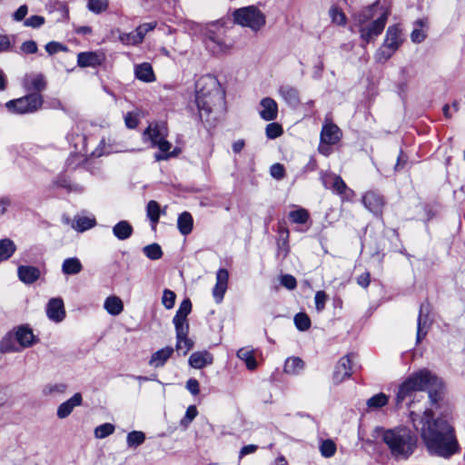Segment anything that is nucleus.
<instances>
[{
    "label": "nucleus",
    "mask_w": 465,
    "mask_h": 465,
    "mask_svg": "<svg viewBox=\"0 0 465 465\" xmlns=\"http://www.w3.org/2000/svg\"><path fill=\"white\" fill-rule=\"evenodd\" d=\"M265 132L268 138L275 139L282 134V127L277 123H271L267 124Z\"/></svg>",
    "instance_id": "53"
},
{
    "label": "nucleus",
    "mask_w": 465,
    "mask_h": 465,
    "mask_svg": "<svg viewBox=\"0 0 465 465\" xmlns=\"http://www.w3.org/2000/svg\"><path fill=\"white\" fill-rule=\"evenodd\" d=\"M411 420L430 454L450 458L460 451L453 427L444 419H433L430 410L424 411L422 416L413 411L410 412Z\"/></svg>",
    "instance_id": "1"
},
{
    "label": "nucleus",
    "mask_w": 465,
    "mask_h": 465,
    "mask_svg": "<svg viewBox=\"0 0 465 465\" xmlns=\"http://www.w3.org/2000/svg\"><path fill=\"white\" fill-rule=\"evenodd\" d=\"M195 102L202 121L215 119L212 115L222 107L223 94L217 79L210 74L201 76L196 83Z\"/></svg>",
    "instance_id": "2"
},
{
    "label": "nucleus",
    "mask_w": 465,
    "mask_h": 465,
    "mask_svg": "<svg viewBox=\"0 0 465 465\" xmlns=\"http://www.w3.org/2000/svg\"><path fill=\"white\" fill-rule=\"evenodd\" d=\"M193 220L190 213L183 212L179 215L177 220V227L183 235H188L193 230Z\"/></svg>",
    "instance_id": "35"
},
{
    "label": "nucleus",
    "mask_w": 465,
    "mask_h": 465,
    "mask_svg": "<svg viewBox=\"0 0 465 465\" xmlns=\"http://www.w3.org/2000/svg\"><path fill=\"white\" fill-rule=\"evenodd\" d=\"M21 50L25 54H35L37 52V45L35 41H25L21 45Z\"/></svg>",
    "instance_id": "62"
},
{
    "label": "nucleus",
    "mask_w": 465,
    "mask_h": 465,
    "mask_svg": "<svg viewBox=\"0 0 465 465\" xmlns=\"http://www.w3.org/2000/svg\"><path fill=\"white\" fill-rule=\"evenodd\" d=\"M362 203L374 214L381 213L384 205L382 197L374 192L366 193L362 197Z\"/></svg>",
    "instance_id": "19"
},
{
    "label": "nucleus",
    "mask_w": 465,
    "mask_h": 465,
    "mask_svg": "<svg viewBox=\"0 0 465 465\" xmlns=\"http://www.w3.org/2000/svg\"><path fill=\"white\" fill-rule=\"evenodd\" d=\"M83 270L80 260L76 257L67 258L63 262L62 272L66 275H74L79 273Z\"/></svg>",
    "instance_id": "36"
},
{
    "label": "nucleus",
    "mask_w": 465,
    "mask_h": 465,
    "mask_svg": "<svg viewBox=\"0 0 465 465\" xmlns=\"http://www.w3.org/2000/svg\"><path fill=\"white\" fill-rule=\"evenodd\" d=\"M43 104L42 95L30 94L24 97L9 101L5 104L8 111L16 114H31L37 111Z\"/></svg>",
    "instance_id": "8"
},
{
    "label": "nucleus",
    "mask_w": 465,
    "mask_h": 465,
    "mask_svg": "<svg viewBox=\"0 0 465 465\" xmlns=\"http://www.w3.org/2000/svg\"><path fill=\"white\" fill-rule=\"evenodd\" d=\"M145 440V434L143 431L134 430L128 433L126 442L128 447L135 448L143 444Z\"/></svg>",
    "instance_id": "43"
},
{
    "label": "nucleus",
    "mask_w": 465,
    "mask_h": 465,
    "mask_svg": "<svg viewBox=\"0 0 465 465\" xmlns=\"http://www.w3.org/2000/svg\"><path fill=\"white\" fill-rule=\"evenodd\" d=\"M428 21L426 19H420L415 22L414 28L411 34V38L413 43H421L426 37V30Z\"/></svg>",
    "instance_id": "37"
},
{
    "label": "nucleus",
    "mask_w": 465,
    "mask_h": 465,
    "mask_svg": "<svg viewBox=\"0 0 465 465\" xmlns=\"http://www.w3.org/2000/svg\"><path fill=\"white\" fill-rule=\"evenodd\" d=\"M206 45L213 53H226L232 47V42L211 32L206 37Z\"/></svg>",
    "instance_id": "18"
},
{
    "label": "nucleus",
    "mask_w": 465,
    "mask_h": 465,
    "mask_svg": "<svg viewBox=\"0 0 465 465\" xmlns=\"http://www.w3.org/2000/svg\"><path fill=\"white\" fill-rule=\"evenodd\" d=\"M188 332H184L183 335L176 334V350L178 351H183L185 355L193 346V341L187 337Z\"/></svg>",
    "instance_id": "41"
},
{
    "label": "nucleus",
    "mask_w": 465,
    "mask_h": 465,
    "mask_svg": "<svg viewBox=\"0 0 465 465\" xmlns=\"http://www.w3.org/2000/svg\"><path fill=\"white\" fill-rule=\"evenodd\" d=\"M143 252L150 260H159L163 256L162 248L157 243H152L144 246Z\"/></svg>",
    "instance_id": "44"
},
{
    "label": "nucleus",
    "mask_w": 465,
    "mask_h": 465,
    "mask_svg": "<svg viewBox=\"0 0 465 465\" xmlns=\"http://www.w3.org/2000/svg\"><path fill=\"white\" fill-rule=\"evenodd\" d=\"M112 232L119 241H125L133 235L134 228L128 221L123 220L113 226Z\"/></svg>",
    "instance_id": "27"
},
{
    "label": "nucleus",
    "mask_w": 465,
    "mask_h": 465,
    "mask_svg": "<svg viewBox=\"0 0 465 465\" xmlns=\"http://www.w3.org/2000/svg\"><path fill=\"white\" fill-rule=\"evenodd\" d=\"M237 357L242 361H244L248 370L252 371L257 368V361L254 357L253 350L248 347L241 348L237 351Z\"/></svg>",
    "instance_id": "34"
},
{
    "label": "nucleus",
    "mask_w": 465,
    "mask_h": 465,
    "mask_svg": "<svg viewBox=\"0 0 465 465\" xmlns=\"http://www.w3.org/2000/svg\"><path fill=\"white\" fill-rule=\"evenodd\" d=\"M294 323L299 331H307L311 326V320L306 313L300 312L294 317Z\"/></svg>",
    "instance_id": "51"
},
{
    "label": "nucleus",
    "mask_w": 465,
    "mask_h": 465,
    "mask_svg": "<svg viewBox=\"0 0 465 465\" xmlns=\"http://www.w3.org/2000/svg\"><path fill=\"white\" fill-rule=\"evenodd\" d=\"M289 217L294 223L304 224L309 219V213L303 208H299L290 212Z\"/></svg>",
    "instance_id": "45"
},
{
    "label": "nucleus",
    "mask_w": 465,
    "mask_h": 465,
    "mask_svg": "<svg viewBox=\"0 0 465 465\" xmlns=\"http://www.w3.org/2000/svg\"><path fill=\"white\" fill-rule=\"evenodd\" d=\"M192 311V302L189 299H184L180 306H179V309L177 310L176 312L182 314V315H184V316H188V314L191 312Z\"/></svg>",
    "instance_id": "64"
},
{
    "label": "nucleus",
    "mask_w": 465,
    "mask_h": 465,
    "mask_svg": "<svg viewBox=\"0 0 465 465\" xmlns=\"http://www.w3.org/2000/svg\"><path fill=\"white\" fill-rule=\"evenodd\" d=\"M104 55L96 52H83L77 55V64L81 67H96L104 62Z\"/></svg>",
    "instance_id": "20"
},
{
    "label": "nucleus",
    "mask_w": 465,
    "mask_h": 465,
    "mask_svg": "<svg viewBox=\"0 0 465 465\" xmlns=\"http://www.w3.org/2000/svg\"><path fill=\"white\" fill-rule=\"evenodd\" d=\"M259 114L264 121H273L278 116V104L271 97L262 98L260 102Z\"/></svg>",
    "instance_id": "15"
},
{
    "label": "nucleus",
    "mask_w": 465,
    "mask_h": 465,
    "mask_svg": "<svg viewBox=\"0 0 465 465\" xmlns=\"http://www.w3.org/2000/svg\"><path fill=\"white\" fill-rule=\"evenodd\" d=\"M18 278L21 282L30 284L37 281L40 277V271L37 267L30 265H21L17 269Z\"/></svg>",
    "instance_id": "23"
},
{
    "label": "nucleus",
    "mask_w": 465,
    "mask_h": 465,
    "mask_svg": "<svg viewBox=\"0 0 465 465\" xmlns=\"http://www.w3.org/2000/svg\"><path fill=\"white\" fill-rule=\"evenodd\" d=\"M270 173L273 178L281 180L285 175L284 166L281 163H274L271 166Z\"/></svg>",
    "instance_id": "59"
},
{
    "label": "nucleus",
    "mask_w": 465,
    "mask_h": 465,
    "mask_svg": "<svg viewBox=\"0 0 465 465\" xmlns=\"http://www.w3.org/2000/svg\"><path fill=\"white\" fill-rule=\"evenodd\" d=\"M173 353V349L170 346L158 350L151 356L149 365L153 368L163 367L165 362L171 358Z\"/></svg>",
    "instance_id": "26"
},
{
    "label": "nucleus",
    "mask_w": 465,
    "mask_h": 465,
    "mask_svg": "<svg viewBox=\"0 0 465 465\" xmlns=\"http://www.w3.org/2000/svg\"><path fill=\"white\" fill-rule=\"evenodd\" d=\"M439 380L428 371H420L410 376L399 387L396 404L400 406L406 399L412 397L416 391L430 390L439 385Z\"/></svg>",
    "instance_id": "5"
},
{
    "label": "nucleus",
    "mask_w": 465,
    "mask_h": 465,
    "mask_svg": "<svg viewBox=\"0 0 465 465\" xmlns=\"http://www.w3.org/2000/svg\"><path fill=\"white\" fill-rule=\"evenodd\" d=\"M96 224L95 218L90 216H75L73 220L72 227L79 232H83L94 227Z\"/></svg>",
    "instance_id": "33"
},
{
    "label": "nucleus",
    "mask_w": 465,
    "mask_h": 465,
    "mask_svg": "<svg viewBox=\"0 0 465 465\" xmlns=\"http://www.w3.org/2000/svg\"><path fill=\"white\" fill-rule=\"evenodd\" d=\"M67 388L65 383L47 384L43 388V394L45 396L64 394L67 391Z\"/></svg>",
    "instance_id": "42"
},
{
    "label": "nucleus",
    "mask_w": 465,
    "mask_h": 465,
    "mask_svg": "<svg viewBox=\"0 0 465 465\" xmlns=\"http://www.w3.org/2000/svg\"><path fill=\"white\" fill-rule=\"evenodd\" d=\"M280 96L291 107L296 108L300 104L299 91L291 85H282L278 91Z\"/></svg>",
    "instance_id": "22"
},
{
    "label": "nucleus",
    "mask_w": 465,
    "mask_h": 465,
    "mask_svg": "<svg viewBox=\"0 0 465 465\" xmlns=\"http://www.w3.org/2000/svg\"><path fill=\"white\" fill-rule=\"evenodd\" d=\"M281 283L288 290H293L296 288V279L290 274H285L281 277Z\"/></svg>",
    "instance_id": "61"
},
{
    "label": "nucleus",
    "mask_w": 465,
    "mask_h": 465,
    "mask_svg": "<svg viewBox=\"0 0 465 465\" xmlns=\"http://www.w3.org/2000/svg\"><path fill=\"white\" fill-rule=\"evenodd\" d=\"M382 441L395 459H407L417 447V437L407 427L381 430Z\"/></svg>",
    "instance_id": "4"
},
{
    "label": "nucleus",
    "mask_w": 465,
    "mask_h": 465,
    "mask_svg": "<svg viewBox=\"0 0 465 465\" xmlns=\"http://www.w3.org/2000/svg\"><path fill=\"white\" fill-rule=\"evenodd\" d=\"M83 402L82 394L79 392L74 393L70 399L61 403L56 411V415L59 419L67 418L77 406H80Z\"/></svg>",
    "instance_id": "17"
},
{
    "label": "nucleus",
    "mask_w": 465,
    "mask_h": 465,
    "mask_svg": "<svg viewBox=\"0 0 465 465\" xmlns=\"http://www.w3.org/2000/svg\"><path fill=\"white\" fill-rule=\"evenodd\" d=\"M108 0H89L88 8L94 13H101L107 8Z\"/></svg>",
    "instance_id": "54"
},
{
    "label": "nucleus",
    "mask_w": 465,
    "mask_h": 465,
    "mask_svg": "<svg viewBox=\"0 0 465 465\" xmlns=\"http://www.w3.org/2000/svg\"><path fill=\"white\" fill-rule=\"evenodd\" d=\"M323 185L328 188L331 187L339 195H346L347 193H352L350 190L341 176L333 173H324L322 176Z\"/></svg>",
    "instance_id": "13"
},
{
    "label": "nucleus",
    "mask_w": 465,
    "mask_h": 465,
    "mask_svg": "<svg viewBox=\"0 0 465 465\" xmlns=\"http://www.w3.org/2000/svg\"><path fill=\"white\" fill-rule=\"evenodd\" d=\"M388 403V396L382 392L371 397L367 401L370 409H379Z\"/></svg>",
    "instance_id": "48"
},
{
    "label": "nucleus",
    "mask_w": 465,
    "mask_h": 465,
    "mask_svg": "<svg viewBox=\"0 0 465 465\" xmlns=\"http://www.w3.org/2000/svg\"><path fill=\"white\" fill-rule=\"evenodd\" d=\"M45 19L44 16L32 15L25 20L24 25L32 28H39L45 24Z\"/></svg>",
    "instance_id": "56"
},
{
    "label": "nucleus",
    "mask_w": 465,
    "mask_h": 465,
    "mask_svg": "<svg viewBox=\"0 0 465 465\" xmlns=\"http://www.w3.org/2000/svg\"><path fill=\"white\" fill-rule=\"evenodd\" d=\"M155 147H158L160 150L159 153H156L154 154V158L158 162L167 160L173 156H176L180 153V150L177 148H174L173 151L170 152V150L172 148V144H171V143L166 141L165 138L163 140H162L161 142H159V143H157Z\"/></svg>",
    "instance_id": "28"
},
{
    "label": "nucleus",
    "mask_w": 465,
    "mask_h": 465,
    "mask_svg": "<svg viewBox=\"0 0 465 465\" xmlns=\"http://www.w3.org/2000/svg\"><path fill=\"white\" fill-rule=\"evenodd\" d=\"M305 368L304 361L299 357H290L285 361L283 371L290 375H299Z\"/></svg>",
    "instance_id": "29"
},
{
    "label": "nucleus",
    "mask_w": 465,
    "mask_h": 465,
    "mask_svg": "<svg viewBox=\"0 0 465 465\" xmlns=\"http://www.w3.org/2000/svg\"><path fill=\"white\" fill-rule=\"evenodd\" d=\"M331 22L337 25H344L346 24L345 14L337 6H331L329 10Z\"/></svg>",
    "instance_id": "49"
},
{
    "label": "nucleus",
    "mask_w": 465,
    "mask_h": 465,
    "mask_svg": "<svg viewBox=\"0 0 465 465\" xmlns=\"http://www.w3.org/2000/svg\"><path fill=\"white\" fill-rule=\"evenodd\" d=\"M47 317L55 322H60L65 317L64 302L61 298H52L46 307Z\"/></svg>",
    "instance_id": "14"
},
{
    "label": "nucleus",
    "mask_w": 465,
    "mask_h": 465,
    "mask_svg": "<svg viewBox=\"0 0 465 465\" xmlns=\"http://www.w3.org/2000/svg\"><path fill=\"white\" fill-rule=\"evenodd\" d=\"M351 357L352 354L345 355L337 362L332 376L334 383L339 384L351 376L352 365Z\"/></svg>",
    "instance_id": "12"
},
{
    "label": "nucleus",
    "mask_w": 465,
    "mask_h": 465,
    "mask_svg": "<svg viewBox=\"0 0 465 465\" xmlns=\"http://www.w3.org/2000/svg\"><path fill=\"white\" fill-rule=\"evenodd\" d=\"M176 295L175 293L168 289H165L163 292L162 303L167 309L170 310L174 306Z\"/></svg>",
    "instance_id": "52"
},
{
    "label": "nucleus",
    "mask_w": 465,
    "mask_h": 465,
    "mask_svg": "<svg viewBox=\"0 0 465 465\" xmlns=\"http://www.w3.org/2000/svg\"><path fill=\"white\" fill-rule=\"evenodd\" d=\"M403 42L401 29L394 25L388 27L382 45L375 53L376 62L383 64L387 62L399 49Z\"/></svg>",
    "instance_id": "7"
},
{
    "label": "nucleus",
    "mask_w": 465,
    "mask_h": 465,
    "mask_svg": "<svg viewBox=\"0 0 465 465\" xmlns=\"http://www.w3.org/2000/svg\"><path fill=\"white\" fill-rule=\"evenodd\" d=\"M233 22L253 32L261 30L266 23L265 15L255 5L238 8L232 13Z\"/></svg>",
    "instance_id": "6"
},
{
    "label": "nucleus",
    "mask_w": 465,
    "mask_h": 465,
    "mask_svg": "<svg viewBox=\"0 0 465 465\" xmlns=\"http://www.w3.org/2000/svg\"><path fill=\"white\" fill-rule=\"evenodd\" d=\"M134 74L136 78L143 82L150 83L155 79L153 67L149 63H143L136 65Z\"/></svg>",
    "instance_id": "31"
},
{
    "label": "nucleus",
    "mask_w": 465,
    "mask_h": 465,
    "mask_svg": "<svg viewBox=\"0 0 465 465\" xmlns=\"http://www.w3.org/2000/svg\"><path fill=\"white\" fill-rule=\"evenodd\" d=\"M114 425L112 423H104L94 429V437L97 439H104L114 432Z\"/></svg>",
    "instance_id": "47"
},
{
    "label": "nucleus",
    "mask_w": 465,
    "mask_h": 465,
    "mask_svg": "<svg viewBox=\"0 0 465 465\" xmlns=\"http://www.w3.org/2000/svg\"><path fill=\"white\" fill-rule=\"evenodd\" d=\"M16 245L8 238L0 240V262L8 260L15 252Z\"/></svg>",
    "instance_id": "38"
},
{
    "label": "nucleus",
    "mask_w": 465,
    "mask_h": 465,
    "mask_svg": "<svg viewBox=\"0 0 465 465\" xmlns=\"http://www.w3.org/2000/svg\"><path fill=\"white\" fill-rule=\"evenodd\" d=\"M229 272L226 269L221 268L216 272V283L212 293L216 303H221L228 288Z\"/></svg>",
    "instance_id": "11"
},
{
    "label": "nucleus",
    "mask_w": 465,
    "mask_h": 465,
    "mask_svg": "<svg viewBox=\"0 0 465 465\" xmlns=\"http://www.w3.org/2000/svg\"><path fill=\"white\" fill-rule=\"evenodd\" d=\"M320 451L323 457L331 458L336 452V444L332 440H324L321 442Z\"/></svg>",
    "instance_id": "50"
},
{
    "label": "nucleus",
    "mask_w": 465,
    "mask_h": 465,
    "mask_svg": "<svg viewBox=\"0 0 465 465\" xmlns=\"http://www.w3.org/2000/svg\"><path fill=\"white\" fill-rule=\"evenodd\" d=\"M166 136L167 127L164 123L150 124L143 134V140L151 141L153 147H155L156 144L166 138Z\"/></svg>",
    "instance_id": "10"
},
{
    "label": "nucleus",
    "mask_w": 465,
    "mask_h": 465,
    "mask_svg": "<svg viewBox=\"0 0 465 465\" xmlns=\"http://www.w3.org/2000/svg\"><path fill=\"white\" fill-rule=\"evenodd\" d=\"M315 307L318 312H322L327 302V294L323 291H318L314 297Z\"/></svg>",
    "instance_id": "58"
},
{
    "label": "nucleus",
    "mask_w": 465,
    "mask_h": 465,
    "mask_svg": "<svg viewBox=\"0 0 465 465\" xmlns=\"http://www.w3.org/2000/svg\"><path fill=\"white\" fill-rule=\"evenodd\" d=\"M173 322L175 327L176 334L180 333V335H183L184 332H188L189 324L186 316L176 312L175 316L173 317Z\"/></svg>",
    "instance_id": "40"
},
{
    "label": "nucleus",
    "mask_w": 465,
    "mask_h": 465,
    "mask_svg": "<svg viewBox=\"0 0 465 465\" xmlns=\"http://www.w3.org/2000/svg\"><path fill=\"white\" fill-rule=\"evenodd\" d=\"M28 13V7L26 5H21L14 14L13 19L16 22L23 21Z\"/></svg>",
    "instance_id": "63"
},
{
    "label": "nucleus",
    "mask_w": 465,
    "mask_h": 465,
    "mask_svg": "<svg viewBox=\"0 0 465 465\" xmlns=\"http://www.w3.org/2000/svg\"><path fill=\"white\" fill-rule=\"evenodd\" d=\"M24 86L26 90L38 94L45 89L46 82L42 74H31L25 76Z\"/></svg>",
    "instance_id": "21"
},
{
    "label": "nucleus",
    "mask_w": 465,
    "mask_h": 465,
    "mask_svg": "<svg viewBox=\"0 0 465 465\" xmlns=\"http://www.w3.org/2000/svg\"><path fill=\"white\" fill-rule=\"evenodd\" d=\"M156 26L155 22L144 23L140 25L136 29V33L139 36H141L142 41L143 40L145 35L151 31H153Z\"/></svg>",
    "instance_id": "57"
},
{
    "label": "nucleus",
    "mask_w": 465,
    "mask_h": 465,
    "mask_svg": "<svg viewBox=\"0 0 465 465\" xmlns=\"http://www.w3.org/2000/svg\"><path fill=\"white\" fill-rule=\"evenodd\" d=\"M15 340L23 347H30L35 342V335L31 329L19 327L15 332Z\"/></svg>",
    "instance_id": "32"
},
{
    "label": "nucleus",
    "mask_w": 465,
    "mask_h": 465,
    "mask_svg": "<svg viewBox=\"0 0 465 465\" xmlns=\"http://www.w3.org/2000/svg\"><path fill=\"white\" fill-rule=\"evenodd\" d=\"M124 122L125 125L130 128L134 129L138 125L139 120H138V114L135 112H129L124 116Z\"/></svg>",
    "instance_id": "60"
},
{
    "label": "nucleus",
    "mask_w": 465,
    "mask_h": 465,
    "mask_svg": "<svg viewBox=\"0 0 465 465\" xmlns=\"http://www.w3.org/2000/svg\"><path fill=\"white\" fill-rule=\"evenodd\" d=\"M119 40L125 45H135L143 42L135 30L130 33H121Z\"/></svg>",
    "instance_id": "46"
},
{
    "label": "nucleus",
    "mask_w": 465,
    "mask_h": 465,
    "mask_svg": "<svg viewBox=\"0 0 465 465\" xmlns=\"http://www.w3.org/2000/svg\"><path fill=\"white\" fill-rule=\"evenodd\" d=\"M198 411L194 405H191L187 408L183 419L181 420V424L187 427L197 416Z\"/></svg>",
    "instance_id": "55"
},
{
    "label": "nucleus",
    "mask_w": 465,
    "mask_h": 465,
    "mask_svg": "<svg viewBox=\"0 0 465 465\" xmlns=\"http://www.w3.org/2000/svg\"><path fill=\"white\" fill-rule=\"evenodd\" d=\"M341 137V132L336 124L331 122H326L323 124L321 132V142L322 143L335 144L340 141Z\"/></svg>",
    "instance_id": "16"
},
{
    "label": "nucleus",
    "mask_w": 465,
    "mask_h": 465,
    "mask_svg": "<svg viewBox=\"0 0 465 465\" xmlns=\"http://www.w3.org/2000/svg\"><path fill=\"white\" fill-rule=\"evenodd\" d=\"M146 213L154 229L160 218V205L158 203L153 200L150 201L147 203Z\"/></svg>",
    "instance_id": "39"
},
{
    "label": "nucleus",
    "mask_w": 465,
    "mask_h": 465,
    "mask_svg": "<svg viewBox=\"0 0 465 465\" xmlns=\"http://www.w3.org/2000/svg\"><path fill=\"white\" fill-rule=\"evenodd\" d=\"M104 308L109 314L117 316L124 311V303L119 297L112 295L105 299Z\"/></svg>",
    "instance_id": "30"
},
{
    "label": "nucleus",
    "mask_w": 465,
    "mask_h": 465,
    "mask_svg": "<svg viewBox=\"0 0 465 465\" xmlns=\"http://www.w3.org/2000/svg\"><path fill=\"white\" fill-rule=\"evenodd\" d=\"M430 305L427 303H422L420 307L417 323V342H420L426 337L431 326L432 321L430 318Z\"/></svg>",
    "instance_id": "9"
},
{
    "label": "nucleus",
    "mask_w": 465,
    "mask_h": 465,
    "mask_svg": "<svg viewBox=\"0 0 465 465\" xmlns=\"http://www.w3.org/2000/svg\"><path fill=\"white\" fill-rule=\"evenodd\" d=\"M213 361V355L206 351L193 352L189 358V364L194 369H202L207 365H211Z\"/></svg>",
    "instance_id": "25"
},
{
    "label": "nucleus",
    "mask_w": 465,
    "mask_h": 465,
    "mask_svg": "<svg viewBox=\"0 0 465 465\" xmlns=\"http://www.w3.org/2000/svg\"><path fill=\"white\" fill-rule=\"evenodd\" d=\"M101 154H109V153H116L122 152H129V150L125 149L122 143H117L114 139L111 138H103L100 142ZM137 150L132 149L130 152H136Z\"/></svg>",
    "instance_id": "24"
},
{
    "label": "nucleus",
    "mask_w": 465,
    "mask_h": 465,
    "mask_svg": "<svg viewBox=\"0 0 465 465\" xmlns=\"http://www.w3.org/2000/svg\"><path fill=\"white\" fill-rule=\"evenodd\" d=\"M390 11L379 1L363 8L354 17V26L365 43L374 41L383 31Z\"/></svg>",
    "instance_id": "3"
}]
</instances>
